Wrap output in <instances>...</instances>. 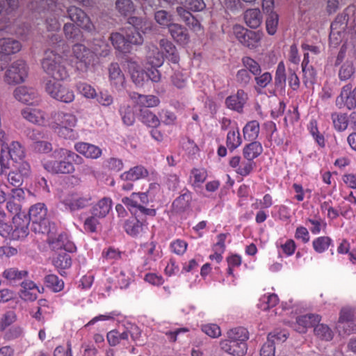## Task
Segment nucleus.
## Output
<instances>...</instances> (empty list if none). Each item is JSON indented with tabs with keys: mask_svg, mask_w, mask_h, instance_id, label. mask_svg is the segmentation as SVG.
Listing matches in <instances>:
<instances>
[{
	"mask_svg": "<svg viewBox=\"0 0 356 356\" xmlns=\"http://www.w3.org/2000/svg\"><path fill=\"white\" fill-rule=\"evenodd\" d=\"M2 149L10 161L17 162L25 156L24 149L17 141H13L10 145H2Z\"/></svg>",
	"mask_w": 356,
	"mask_h": 356,
	"instance_id": "23",
	"label": "nucleus"
},
{
	"mask_svg": "<svg viewBox=\"0 0 356 356\" xmlns=\"http://www.w3.org/2000/svg\"><path fill=\"white\" fill-rule=\"evenodd\" d=\"M15 97L19 102L29 105L37 104L40 97L37 90L33 88L20 86L14 91Z\"/></svg>",
	"mask_w": 356,
	"mask_h": 356,
	"instance_id": "14",
	"label": "nucleus"
},
{
	"mask_svg": "<svg viewBox=\"0 0 356 356\" xmlns=\"http://www.w3.org/2000/svg\"><path fill=\"white\" fill-rule=\"evenodd\" d=\"M233 31L237 40L249 49H254L258 47L262 36V33L248 30L240 25H235Z\"/></svg>",
	"mask_w": 356,
	"mask_h": 356,
	"instance_id": "8",
	"label": "nucleus"
},
{
	"mask_svg": "<svg viewBox=\"0 0 356 356\" xmlns=\"http://www.w3.org/2000/svg\"><path fill=\"white\" fill-rule=\"evenodd\" d=\"M159 99L154 95H144L140 98L139 105L143 108H148L149 107H154L159 105Z\"/></svg>",
	"mask_w": 356,
	"mask_h": 356,
	"instance_id": "54",
	"label": "nucleus"
},
{
	"mask_svg": "<svg viewBox=\"0 0 356 356\" xmlns=\"http://www.w3.org/2000/svg\"><path fill=\"white\" fill-rule=\"evenodd\" d=\"M242 143L238 131L236 133L234 131H229L227 136V146L232 152L237 148Z\"/></svg>",
	"mask_w": 356,
	"mask_h": 356,
	"instance_id": "50",
	"label": "nucleus"
},
{
	"mask_svg": "<svg viewBox=\"0 0 356 356\" xmlns=\"http://www.w3.org/2000/svg\"><path fill=\"white\" fill-rule=\"evenodd\" d=\"M52 156L54 159H64L73 161L76 164H81L83 159L75 152L64 148H56L53 151Z\"/></svg>",
	"mask_w": 356,
	"mask_h": 356,
	"instance_id": "30",
	"label": "nucleus"
},
{
	"mask_svg": "<svg viewBox=\"0 0 356 356\" xmlns=\"http://www.w3.org/2000/svg\"><path fill=\"white\" fill-rule=\"evenodd\" d=\"M115 8L121 17L127 18L135 13L136 6L132 0H116Z\"/></svg>",
	"mask_w": 356,
	"mask_h": 356,
	"instance_id": "25",
	"label": "nucleus"
},
{
	"mask_svg": "<svg viewBox=\"0 0 356 356\" xmlns=\"http://www.w3.org/2000/svg\"><path fill=\"white\" fill-rule=\"evenodd\" d=\"M355 72V68L353 63L350 60H346L341 65L339 68L338 76L342 81H346L351 79Z\"/></svg>",
	"mask_w": 356,
	"mask_h": 356,
	"instance_id": "39",
	"label": "nucleus"
},
{
	"mask_svg": "<svg viewBox=\"0 0 356 356\" xmlns=\"http://www.w3.org/2000/svg\"><path fill=\"white\" fill-rule=\"evenodd\" d=\"M145 70L134 69L131 73L132 81L136 85L142 86L145 81H147Z\"/></svg>",
	"mask_w": 356,
	"mask_h": 356,
	"instance_id": "59",
	"label": "nucleus"
},
{
	"mask_svg": "<svg viewBox=\"0 0 356 356\" xmlns=\"http://www.w3.org/2000/svg\"><path fill=\"white\" fill-rule=\"evenodd\" d=\"M263 147L258 141H252L246 145L243 149V154L247 160H252L261 154Z\"/></svg>",
	"mask_w": 356,
	"mask_h": 356,
	"instance_id": "32",
	"label": "nucleus"
},
{
	"mask_svg": "<svg viewBox=\"0 0 356 356\" xmlns=\"http://www.w3.org/2000/svg\"><path fill=\"white\" fill-rule=\"evenodd\" d=\"M332 240L328 236H321L313 241V248L318 253L323 252L328 248Z\"/></svg>",
	"mask_w": 356,
	"mask_h": 356,
	"instance_id": "52",
	"label": "nucleus"
},
{
	"mask_svg": "<svg viewBox=\"0 0 356 356\" xmlns=\"http://www.w3.org/2000/svg\"><path fill=\"white\" fill-rule=\"evenodd\" d=\"M24 178L16 170H13L7 175L8 181L15 187H19L23 184Z\"/></svg>",
	"mask_w": 356,
	"mask_h": 356,
	"instance_id": "62",
	"label": "nucleus"
},
{
	"mask_svg": "<svg viewBox=\"0 0 356 356\" xmlns=\"http://www.w3.org/2000/svg\"><path fill=\"white\" fill-rule=\"evenodd\" d=\"M286 80V70L283 62L279 63L275 76V86L277 88L283 89L285 86Z\"/></svg>",
	"mask_w": 356,
	"mask_h": 356,
	"instance_id": "46",
	"label": "nucleus"
},
{
	"mask_svg": "<svg viewBox=\"0 0 356 356\" xmlns=\"http://www.w3.org/2000/svg\"><path fill=\"white\" fill-rule=\"evenodd\" d=\"M32 149L37 153L48 154L53 151L52 144L47 139H42L31 144Z\"/></svg>",
	"mask_w": 356,
	"mask_h": 356,
	"instance_id": "51",
	"label": "nucleus"
},
{
	"mask_svg": "<svg viewBox=\"0 0 356 356\" xmlns=\"http://www.w3.org/2000/svg\"><path fill=\"white\" fill-rule=\"evenodd\" d=\"M92 197L88 194L83 196H77L72 195L71 197L65 199L63 201L66 209L71 211L84 209L91 204Z\"/></svg>",
	"mask_w": 356,
	"mask_h": 356,
	"instance_id": "17",
	"label": "nucleus"
},
{
	"mask_svg": "<svg viewBox=\"0 0 356 356\" xmlns=\"http://www.w3.org/2000/svg\"><path fill=\"white\" fill-rule=\"evenodd\" d=\"M315 335L321 340L330 341L334 334L332 330L325 324L317 323L314 329Z\"/></svg>",
	"mask_w": 356,
	"mask_h": 356,
	"instance_id": "41",
	"label": "nucleus"
},
{
	"mask_svg": "<svg viewBox=\"0 0 356 356\" xmlns=\"http://www.w3.org/2000/svg\"><path fill=\"white\" fill-rule=\"evenodd\" d=\"M47 209L44 203H37L29 209V217L31 220V230L42 234L47 232L52 223L47 218Z\"/></svg>",
	"mask_w": 356,
	"mask_h": 356,
	"instance_id": "7",
	"label": "nucleus"
},
{
	"mask_svg": "<svg viewBox=\"0 0 356 356\" xmlns=\"http://www.w3.org/2000/svg\"><path fill=\"white\" fill-rule=\"evenodd\" d=\"M192 197L188 190H184L183 193L172 202L173 210L177 213H182L190 207Z\"/></svg>",
	"mask_w": 356,
	"mask_h": 356,
	"instance_id": "27",
	"label": "nucleus"
},
{
	"mask_svg": "<svg viewBox=\"0 0 356 356\" xmlns=\"http://www.w3.org/2000/svg\"><path fill=\"white\" fill-rule=\"evenodd\" d=\"M111 208V201L109 198L104 197L95 205L91 210L92 214L97 218H104Z\"/></svg>",
	"mask_w": 356,
	"mask_h": 356,
	"instance_id": "34",
	"label": "nucleus"
},
{
	"mask_svg": "<svg viewBox=\"0 0 356 356\" xmlns=\"http://www.w3.org/2000/svg\"><path fill=\"white\" fill-rule=\"evenodd\" d=\"M15 314L13 311L7 312L2 317L0 323V330L4 331L7 327L15 321Z\"/></svg>",
	"mask_w": 356,
	"mask_h": 356,
	"instance_id": "64",
	"label": "nucleus"
},
{
	"mask_svg": "<svg viewBox=\"0 0 356 356\" xmlns=\"http://www.w3.org/2000/svg\"><path fill=\"white\" fill-rule=\"evenodd\" d=\"M127 22L132 27L122 29V33H112L110 35L113 47L123 53L129 52L132 45L143 43L144 39L140 31L145 34L152 30V23L142 17L130 15L127 18Z\"/></svg>",
	"mask_w": 356,
	"mask_h": 356,
	"instance_id": "1",
	"label": "nucleus"
},
{
	"mask_svg": "<svg viewBox=\"0 0 356 356\" xmlns=\"http://www.w3.org/2000/svg\"><path fill=\"white\" fill-rule=\"evenodd\" d=\"M248 99V95L243 90H238L236 94L227 97L225 104L229 109L242 113L244 104Z\"/></svg>",
	"mask_w": 356,
	"mask_h": 356,
	"instance_id": "21",
	"label": "nucleus"
},
{
	"mask_svg": "<svg viewBox=\"0 0 356 356\" xmlns=\"http://www.w3.org/2000/svg\"><path fill=\"white\" fill-rule=\"evenodd\" d=\"M348 16L346 15H339L334 22L331 24L330 40L332 41L333 37L335 35V30H343L347 24Z\"/></svg>",
	"mask_w": 356,
	"mask_h": 356,
	"instance_id": "47",
	"label": "nucleus"
},
{
	"mask_svg": "<svg viewBox=\"0 0 356 356\" xmlns=\"http://www.w3.org/2000/svg\"><path fill=\"white\" fill-rule=\"evenodd\" d=\"M159 46L163 53L164 58L173 63H178L179 54L176 46L168 39L163 38L159 40Z\"/></svg>",
	"mask_w": 356,
	"mask_h": 356,
	"instance_id": "22",
	"label": "nucleus"
},
{
	"mask_svg": "<svg viewBox=\"0 0 356 356\" xmlns=\"http://www.w3.org/2000/svg\"><path fill=\"white\" fill-rule=\"evenodd\" d=\"M21 49V44L19 41L13 38L0 39V53L7 56L10 59V55L18 52Z\"/></svg>",
	"mask_w": 356,
	"mask_h": 356,
	"instance_id": "24",
	"label": "nucleus"
},
{
	"mask_svg": "<svg viewBox=\"0 0 356 356\" xmlns=\"http://www.w3.org/2000/svg\"><path fill=\"white\" fill-rule=\"evenodd\" d=\"M42 234L47 235V243L51 248L56 251H67L74 252L76 250L74 244L68 240L65 233H57V228L55 223L52 222L51 227H49L47 232Z\"/></svg>",
	"mask_w": 356,
	"mask_h": 356,
	"instance_id": "6",
	"label": "nucleus"
},
{
	"mask_svg": "<svg viewBox=\"0 0 356 356\" xmlns=\"http://www.w3.org/2000/svg\"><path fill=\"white\" fill-rule=\"evenodd\" d=\"M45 90L51 97L64 103L72 102L74 99L72 90L54 81H48L46 83Z\"/></svg>",
	"mask_w": 356,
	"mask_h": 356,
	"instance_id": "11",
	"label": "nucleus"
},
{
	"mask_svg": "<svg viewBox=\"0 0 356 356\" xmlns=\"http://www.w3.org/2000/svg\"><path fill=\"white\" fill-rule=\"evenodd\" d=\"M147 192L132 193L129 197H124L122 202L127 207L132 215L141 216H156V211L154 209H147L145 207L149 199Z\"/></svg>",
	"mask_w": 356,
	"mask_h": 356,
	"instance_id": "5",
	"label": "nucleus"
},
{
	"mask_svg": "<svg viewBox=\"0 0 356 356\" xmlns=\"http://www.w3.org/2000/svg\"><path fill=\"white\" fill-rule=\"evenodd\" d=\"M63 63V59L58 53L47 50L42 60V67L54 79L64 80L68 76V73Z\"/></svg>",
	"mask_w": 356,
	"mask_h": 356,
	"instance_id": "4",
	"label": "nucleus"
},
{
	"mask_svg": "<svg viewBox=\"0 0 356 356\" xmlns=\"http://www.w3.org/2000/svg\"><path fill=\"white\" fill-rule=\"evenodd\" d=\"M336 106L339 108L346 107L349 110L356 108V86L353 88L350 83L344 86L336 99Z\"/></svg>",
	"mask_w": 356,
	"mask_h": 356,
	"instance_id": "12",
	"label": "nucleus"
},
{
	"mask_svg": "<svg viewBox=\"0 0 356 356\" xmlns=\"http://www.w3.org/2000/svg\"><path fill=\"white\" fill-rule=\"evenodd\" d=\"M147 51L146 66L159 67L164 62L163 53L154 44H148L145 47Z\"/></svg>",
	"mask_w": 356,
	"mask_h": 356,
	"instance_id": "20",
	"label": "nucleus"
},
{
	"mask_svg": "<svg viewBox=\"0 0 356 356\" xmlns=\"http://www.w3.org/2000/svg\"><path fill=\"white\" fill-rule=\"evenodd\" d=\"M177 15L190 28L195 31L200 30L201 25L200 22L188 11L182 6H177L176 8Z\"/></svg>",
	"mask_w": 356,
	"mask_h": 356,
	"instance_id": "26",
	"label": "nucleus"
},
{
	"mask_svg": "<svg viewBox=\"0 0 356 356\" xmlns=\"http://www.w3.org/2000/svg\"><path fill=\"white\" fill-rule=\"evenodd\" d=\"M28 275L27 270H19L17 268H11L3 272V276L10 280H21Z\"/></svg>",
	"mask_w": 356,
	"mask_h": 356,
	"instance_id": "53",
	"label": "nucleus"
},
{
	"mask_svg": "<svg viewBox=\"0 0 356 356\" xmlns=\"http://www.w3.org/2000/svg\"><path fill=\"white\" fill-rule=\"evenodd\" d=\"M69 253L67 251L58 252L53 260L54 266L60 270L59 273L63 276L65 274L64 270L69 268L72 265V259Z\"/></svg>",
	"mask_w": 356,
	"mask_h": 356,
	"instance_id": "28",
	"label": "nucleus"
},
{
	"mask_svg": "<svg viewBox=\"0 0 356 356\" xmlns=\"http://www.w3.org/2000/svg\"><path fill=\"white\" fill-rule=\"evenodd\" d=\"M148 171L142 165H137L131 168L129 171L124 172L120 175L123 181H134L148 176Z\"/></svg>",
	"mask_w": 356,
	"mask_h": 356,
	"instance_id": "29",
	"label": "nucleus"
},
{
	"mask_svg": "<svg viewBox=\"0 0 356 356\" xmlns=\"http://www.w3.org/2000/svg\"><path fill=\"white\" fill-rule=\"evenodd\" d=\"M249 333L243 327H235L227 332V339L220 341L222 350L233 356H243L247 351L246 341Z\"/></svg>",
	"mask_w": 356,
	"mask_h": 356,
	"instance_id": "3",
	"label": "nucleus"
},
{
	"mask_svg": "<svg viewBox=\"0 0 356 356\" xmlns=\"http://www.w3.org/2000/svg\"><path fill=\"white\" fill-rule=\"evenodd\" d=\"M304 74L303 81L306 86L308 83L313 85L316 81V73L312 66H309L302 68Z\"/></svg>",
	"mask_w": 356,
	"mask_h": 356,
	"instance_id": "60",
	"label": "nucleus"
},
{
	"mask_svg": "<svg viewBox=\"0 0 356 356\" xmlns=\"http://www.w3.org/2000/svg\"><path fill=\"white\" fill-rule=\"evenodd\" d=\"M127 220L124 222V229L127 234L131 236H136L143 231L144 222L146 220L147 216L136 215Z\"/></svg>",
	"mask_w": 356,
	"mask_h": 356,
	"instance_id": "19",
	"label": "nucleus"
},
{
	"mask_svg": "<svg viewBox=\"0 0 356 356\" xmlns=\"http://www.w3.org/2000/svg\"><path fill=\"white\" fill-rule=\"evenodd\" d=\"M159 67H149L146 66L145 67V73L147 74V81L150 80L152 82L157 83L160 81L161 74L159 70H158Z\"/></svg>",
	"mask_w": 356,
	"mask_h": 356,
	"instance_id": "63",
	"label": "nucleus"
},
{
	"mask_svg": "<svg viewBox=\"0 0 356 356\" xmlns=\"http://www.w3.org/2000/svg\"><path fill=\"white\" fill-rule=\"evenodd\" d=\"M244 20L246 24L252 28H257L261 23L262 17L258 8L248 9L244 13Z\"/></svg>",
	"mask_w": 356,
	"mask_h": 356,
	"instance_id": "31",
	"label": "nucleus"
},
{
	"mask_svg": "<svg viewBox=\"0 0 356 356\" xmlns=\"http://www.w3.org/2000/svg\"><path fill=\"white\" fill-rule=\"evenodd\" d=\"M48 38V43L54 49L51 51L58 53L60 51V47L65 43L61 36L58 33H51Z\"/></svg>",
	"mask_w": 356,
	"mask_h": 356,
	"instance_id": "58",
	"label": "nucleus"
},
{
	"mask_svg": "<svg viewBox=\"0 0 356 356\" xmlns=\"http://www.w3.org/2000/svg\"><path fill=\"white\" fill-rule=\"evenodd\" d=\"M18 6V0H0V14L5 12L8 14Z\"/></svg>",
	"mask_w": 356,
	"mask_h": 356,
	"instance_id": "61",
	"label": "nucleus"
},
{
	"mask_svg": "<svg viewBox=\"0 0 356 356\" xmlns=\"http://www.w3.org/2000/svg\"><path fill=\"white\" fill-rule=\"evenodd\" d=\"M46 286L54 292L60 291L64 287V282L55 275H48L44 277Z\"/></svg>",
	"mask_w": 356,
	"mask_h": 356,
	"instance_id": "44",
	"label": "nucleus"
},
{
	"mask_svg": "<svg viewBox=\"0 0 356 356\" xmlns=\"http://www.w3.org/2000/svg\"><path fill=\"white\" fill-rule=\"evenodd\" d=\"M27 74L26 63L23 60H17L6 70L4 80L8 84H17L23 82Z\"/></svg>",
	"mask_w": 356,
	"mask_h": 356,
	"instance_id": "10",
	"label": "nucleus"
},
{
	"mask_svg": "<svg viewBox=\"0 0 356 356\" xmlns=\"http://www.w3.org/2000/svg\"><path fill=\"white\" fill-rule=\"evenodd\" d=\"M172 39L179 45L185 46L190 42V34L188 29L178 23L170 25L168 29Z\"/></svg>",
	"mask_w": 356,
	"mask_h": 356,
	"instance_id": "15",
	"label": "nucleus"
},
{
	"mask_svg": "<svg viewBox=\"0 0 356 356\" xmlns=\"http://www.w3.org/2000/svg\"><path fill=\"white\" fill-rule=\"evenodd\" d=\"M63 31L67 40L79 43L82 40L83 34L80 29L74 24L66 23L63 27Z\"/></svg>",
	"mask_w": 356,
	"mask_h": 356,
	"instance_id": "33",
	"label": "nucleus"
},
{
	"mask_svg": "<svg viewBox=\"0 0 356 356\" xmlns=\"http://www.w3.org/2000/svg\"><path fill=\"white\" fill-rule=\"evenodd\" d=\"M30 222L31 220L24 212L17 213L13 217V226L29 227Z\"/></svg>",
	"mask_w": 356,
	"mask_h": 356,
	"instance_id": "57",
	"label": "nucleus"
},
{
	"mask_svg": "<svg viewBox=\"0 0 356 356\" xmlns=\"http://www.w3.org/2000/svg\"><path fill=\"white\" fill-rule=\"evenodd\" d=\"M255 166V162L252 160H247L246 161H243L241 163L236 170V172L243 177H245L253 170Z\"/></svg>",
	"mask_w": 356,
	"mask_h": 356,
	"instance_id": "55",
	"label": "nucleus"
},
{
	"mask_svg": "<svg viewBox=\"0 0 356 356\" xmlns=\"http://www.w3.org/2000/svg\"><path fill=\"white\" fill-rule=\"evenodd\" d=\"M186 9L194 12H198L204 10L206 7L203 0H184V6Z\"/></svg>",
	"mask_w": 356,
	"mask_h": 356,
	"instance_id": "56",
	"label": "nucleus"
},
{
	"mask_svg": "<svg viewBox=\"0 0 356 356\" xmlns=\"http://www.w3.org/2000/svg\"><path fill=\"white\" fill-rule=\"evenodd\" d=\"M47 10L53 13L46 19V26L48 31H55L59 30L60 24L57 17L67 14V17L76 24L86 31L93 33L95 27L90 17L79 8L70 6L65 10L64 6L54 0H46Z\"/></svg>",
	"mask_w": 356,
	"mask_h": 356,
	"instance_id": "2",
	"label": "nucleus"
},
{
	"mask_svg": "<svg viewBox=\"0 0 356 356\" xmlns=\"http://www.w3.org/2000/svg\"><path fill=\"white\" fill-rule=\"evenodd\" d=\"M155 21L162 27L169 28L172 24V16L168 12L164 10H160L154 13Z\"/></svg>",
	"mask_w": 356,
	"mask_h": 356,
	"instance_id": "42",
	"label": "nucleus"
},
{
	"mask_svg": "<svg viewBox=\"0 0 356 356\" xmlns=\"http://www.w3.org/2000/svg\"><path fill=\"white\" fill-rule=\"evenodd\" d=\"M243 132L245 140L250 141L255 140L259 133V123L257 120L248 122L243 127Z\"/></svg>",
	"mask_w": 356,
	"mask_h": 356,
	"instance_id": "37",
	"label": "nucleus"
},
{
	"mask_svg": "<svg viewBox=\"0 0 356 356\" xmlns=\"http://www.w3.org/2000/svg\"><path fill=\"white\" fill-rule=\"evenodd\" d=\"M72 54L77 60L76 63L77 69L86 72L93 62V52L85 45L76 43L72 47Z\"/></svg>",
	"mask_w": 356,
	"mask_h": 356,
	"instance_id": "9",
	"label": "nucleus"
},
{
	"mask_svg": "<svg viewBox=\"0 0 356 356\" xmlns=\"http://www.w3.org/2000/svg\"><path fill=\"white\" fill-rule=\"evenodd\" d=\"M331 119L335 129L339 131H343L348 127V116L346 113H332Z\"/></svg>",
	"mask_w": 356,
	"mask_h": 356,
	"instance_id": "40",
	"label": "nucleus"
},
{
	"mask_svg": "<svg viewBox=\"0 0 356 356\" xmlns=\"http://www.w3.org/2000/svg\"><path fill=\"white\" fill-rule=\"evenodd\" d=\"M128 338L129 333L126 330L120 332L117 330H113L107 334V340L108 343L112 346L118 345L122 340H127Z\"/></svg>",
	"mask_w": 356,
	"mask_h": 356,
	"instance_id": "45",
	"label": "nucleus"
},
{
	"mask_svg": "<svg viewBox=\"0 0 356 356\" xmlns=\"http://www.w3.org/2000/svg\"><path fill=\"white\" fill-rule=\"evenodd\" d=\"M118 112L124 125L131 126L134 124L136 116L133 107L128 104H122L119 108Z\"/></svg>",
	"mask_w": 356,
	"mask_h": 356,
	"instance_id": "35",
	"label": "nucleus"
},
{
	"mask_svg": "<svg viewBox=\"0 0 356 356\" xmlns=\"http://www.w3.org/2000/svg\"><path fill=\"white\" fill-rule=\"evenodd\" d=\"M51 127H74L76 122V117L70 113L61 111H54L51 114Z\"/></svg>",
	"mask_w": 356,
	"mask_h": 356,
	"instance_id": "16",
	"label": "nucleus"
},
{
	"mask_svg": "<svg viewBox=\"0 0 356 356\" xmlns=\"http://www.w3.org/2000/svg\"><path fill=\"white\" fill-rule=\"evenodd\" d=\"M23 118L33 124H40L43 120L42 113L36 109L26 108L22 111Z\"/></svg>",
	"mask_w": 356,
	"mask_h": 356,
	"instance_id": "43",
	"label": "nucleus"
},
{
	"mask_svg": "<svg viewBox=\"0 0 356 356\" xmlns=\"http://www.w3.org/2000/svg\"><path fill=\"white\" fill-rule=\"evenodd\" d=\"M109 78L116 86H122L124 82V76L118 63H112L108 67Z\"/></svg>",
	"mask_w": 356,
	"mask_h": 356,
	"instance_id": "36",
	"label": "nucleus"
},
{
	"mask_svg": "<svg viewBox=\"0 0 356 356\" xmlns=\"http://www.w3.org/2000/svg\"><path fill=\"white\" fill-rule=\"evenodd\" d=\"M279 22V16L276 13H271L266 15V26L268 33L270 35H274L277 29Z\"/></svg>",
	"mask_w": 356,
	"mask_h": 356,
	"instance_id": "49",
	"label": "nucleus"
},
{
	"mask_svg": "<svg viewBox=\"0 0 356 356\" xmlns=\"http://www.w3.org/2000/svg\"><path fill=\"white\" fill-rule=\"evenodd\" d=\"M62 160L48 161L43 164V167L48 172L53 174H70L74 171V167L70 161Z\"/></svg>",
	"mask_w": 356,
	"mask_h": 356,
	"instance_id": "13",
	"label": "nucleus"
},
{
	"mask_svg": "<svg viewBox=\"0 0 356 356\" xmlns=\"http://www.w3.org/2000/svg\"><path fill=\"white\" fill-rule=\"evenodd\" d=\"M321 321V316L318 314H307L296 318L295 330L300 333H305L308 327L316 325Z\"/></svg>",
	"mask_w": 356,
	"mask_h": 356,
	"instance_id": "18",
	"label": "nucleus"
},
{
	"mask_svg": "<svg viewBox=\"0 0 356 356\" xmlns=\"http://www.w3.org/2000/svg\"><path fill=\"white\" fill-rule=\"evenodd\" d=\"M242 63L245 69L254 76L261 74V69L259 64L250 57L245 56L242 58Z\"/></svg>",
	"mask_w": 356,
	"mask_h": 356,
	"instance_id": "48",
	"label": "nucleus"
},
{
	"mask_svg": "<svg viewBox=\"0 0 356 356\" xmlns=\"http://www.w3.org/2000/svg\"><path fill=\"white\" fill-rule=\"evenodd\" d=\"M140 119L144 124L151 127H156L160 123L158 117L146 108L140 110Z\"/></svg>",
	"mask_w": 356,
	"mask_h": 356,
	"instance_id": "38",
	"label": "nucleus"
}]
</instances>
